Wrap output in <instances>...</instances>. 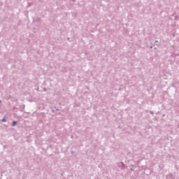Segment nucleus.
Returning a JSON list of instances; mask_svg holds the SVG:
<instances>
[{"mask_svg": "<svg viewBox=\"0 0 179 179\" xmlns=\"http://www.w3.org/2000/svg\"><path fill=\"white\" fill-rule=\"evenodd\" d=\"M2 122H6V120L5 119H3V120H2Z\"/></svg>", "mask_w": 179, "mask_h": 179, "instance_id": "f03ea898", "label": "nucleus"}, {"mask_svg": "<svg viewBox=\"0 0 179 179\" xmlns=\"http://www.w3.org/2000/svg\"><path fill=\"white\" fill-rule=\"evenodd\" d=\"M17 122H16V121L13 122V124H12L13 127H15L16 125Z\"/></svg>", "mask_w": 179, "mask_h": 179, "instance_id": "f257e3e1", "label": "nucleus"}]
</instances>
